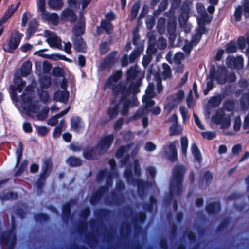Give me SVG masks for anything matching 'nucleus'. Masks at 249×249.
<instances>
[{"label": "nucleus", "mask_w": 249, "mask_h": 249, "mask_svg": "<svg viewBox=\"0 0 249 249\" xmlns=\"http://www.w3.org/2000/svg\"><path fill=\"white\" fill-rule=\"evenodd\" d=\"M114 140L113 134H110L102 138L97 146L92 148H87L83 152V156L88 160L96 159L97 157L104 154L111 146Z\"/></svg>", "instance_id": "obj_6"}, {"label": "nucleus", "mask_w": 249, "mask_h": 249, "mask_svg": "<svg viewBox=\"0 0 249 249\" xmlns=\"http://www.w3.org/2000/svg\"><path fill=\"white\" fill-rule=\"evenodd\" d=\"M146 218V215L145 213H138L135 217L134 218L133 221L135 223H140L142 224Z\"/></svg>", "instance_id": "obj_64"}, {"label": "nucleus", "mask_w": 249, "mask_h": 249, "mask_svg": "<svg viewBox=\"0 0 249 249\" xmlns=\"http://www.w3.org/2000/svg\"><path fill=\"white\" fill-rule=\"evenodd\" d=\"M134 146L133 143L129 144L126 146H121L116 151V157L117 158H124L121 160L122 166H126L124 172V176L126 178L127 183L133 186H137V192L139 197L143 200L149 187L152 185L151 182H143L140 179L134 178L133 177L131 165L129 163V151Z\"/></svg>", "instance_id": "obj_2"}, {"label": "nucleus", "mask_w": 249, "mask_h": 249, "mask_svg": "<svg viewBox=\"0 0 249 249\" xmlns=\"http://www.w3.org/2000/svg\"><path fill=\"white\" fill-rule=\"evenodd\" d=\"M171 120L173 123L170 127V135L181 134L182 131V128L180 125L178 124L177 115L176 114L172 115Z\"/></svg>", "instance_id": "obj_25"}, {"label": "nucleus", "mask_w": 249, "mask_h": 249, "mask_svg": "<svg viewBox=\"0 0 249 249\" xmlns=\"http://www.w3.org/2000/svg\"><path fill=\"white\" fill-rule=\"evenodd\" d=\"M226 64L229 68L240 70L243 66V58L241 56L235 57L233 56L229 55L226 59Z\"/></svg>", "instance_id": "obj_19"}, {"label": "nucleus", "mask_w": 249, "mask_h": 249, "mask_svg": "<svg viewBox=\"0 0 249 249\" xmlns=\"http://www.w3.org/2000/svg\"><path fill=\"white\" fill-rule=\"evenodd\" d=\"M176 26L177 24L175 21H169L168 23L167 32L169 35V39L173 42L176 37Z\"/></svg>", "instance_id": "obj_31"}, {"label": "nucleus", "mask_w": 249, "mask_h": 249, "mask_svg": "<svg viewBox=\"0 0 249 249\" xmlns=\"http://www.w3.org/2000/svg\"><path fill=\"white\" fill-rule=\"evenodd\" d=\"M198 28L196 30V33L192 36L191 43L193 45H196L200 40L202 35L208 33V30L205 27L206 24H197Z\"/></svg>", "instance_id": "obj_22"}, {"label": "nucleus", "mask_w": 249, "mask_h": 249, "mask_svg": "<svg viewBox=\"0 0 249 249\" xmlns=\"http://www.w3.org/2000/svg\"><path fill=\"white\" fill-rule=\"evenodd\" d=\"M240 105L241 109L246 110L249 108V93L243 94L240 99Z\"/></svg>", "instance_id": "obj_39"}, {"label": "nucleus", "mask_w": 249, "mask_h": 249, "mask_svg": "<svg viewBox=\"0 0 249 249\" xmlns=\"http://www.w3.org/2000/svg\"><path fill=\"white\" fill-rule=\"evenodd\" d=\"M72 40L74 49L76 51L82 52L86 51V44L81 36H73Z\"/></svg>", "instance_id": "obj_28"}, {"label": "nucleus", "mask_w": 249, "mask_h": 249, "mask_svg": "<svg viewBox=\"0 0 249 249\" xmlns=\"http://www.w3.org/2000/svg\"><path fill=\"white\" fill-rule=\"evenodd\" d=\"M38 94L40 99V100L44 104H46L49 99V96L48 92L43 89H38Z\"/></svg>", "instance_id": "obj_56"}, {"label": "nucleus", "mask_w": 249, "mask_h": 249, "mask_svg": "<svg viewBox=\"0 0 249 249\" xmlns=\"http://www.w3.org/2000/svg\"><path fill=\"white\" fill-rule=\"evenodd\" d=\"M64 127L65 122L64 119H63L61 120L58 126H57L54 129L53 133V137L54 138H58L60 136L62 131Z\"/></svg>", "instance_id": "obj_46"}, {"label": "nucleus", "mask_w": 249, "mask_h": 249, "mask_svg": "<svg viewBox=\"0 0 249 249\" xmlns=\"http://www.w3.org/2000/svg\"><path fill=\"white\" fill-rule=\"evenodd\" d=\"M62 18L64 19L73 22L75 20L76 17L73 10L67 9L63 12Z\"/></svg>", "instance_id": "obj_36"}, {"label": "nucleus", "mask_w": 249, "mask_h": 249, "mask_svg": "<svg viewBox=\"0 0 249 249\" xmlns=\"http://www.w3.org/2000/svg\"><path fill=\"white\" fill-rule=\"evenodd\" d=\"M76 200H72L63 206L62 218L64 221H67L69 219L71 211V205L76 203Z\"/></svg>", "instance_id": "obj_33"}, {"label": "nucleus", "mask_w": 249, "mask_h": 249, "mask_svg": "<svg viewBox=\"0 0 249 249\" xmlns=\"http://www.w3.org/2000/svg\"><path fill=\"white\" fill-rule=\"evenodd\" d=\"M211 121L216 124H220V128L223 129L222 133L227 136H233L235 134L234 131L227 130V129L231 125V118L226 116L224 109L220 108L217 109L214 115L211 118Z\"/></svg>", "instance_id": "obj_8"}, {"label": "nucleus", "mask_w": 249, "mask_h": 249, "mask_svg": "<svg viewBox=\"0 0 249 249\" xmlns=\"http://www.w3.org/2000/svg\"><path fill=\"white\" fill-rule=\"evenodd\" d=\"M213 81H215L213 77L211 76V74L207 78L206 88L203 90V93L205 95L208 94V92L211 90L214 87Z\"/></svg>", "instance_id": "obj_42"}, {"label": "nucleus", "mask_w": 249, "mask_h": 249, "mask_svg": "<svg viewBox=\"0 0 249 249\" xmlns=\"http://www.w3.org/2000/svg\"><path fill=\"white\" fill-rule=\"evenodd\" d=\"M66 161L67 164L71 166H77L81 164L80 159L74 156L70 157Z\"/></svg>", "instance_id": "obj_45"}, {"label": "nucleus", "mask_w": 249, "mask_h": 249, "mask_svg": "<svg viewBox=\"0 0 249 249\" xmlns=\"http://www.w3.org/2000/svg\"><path fill=\"white\" fill-rule=\"evenodd\" d=\"M206 209L209 214L214 215L220 211L221 209L220 203L218 201L211 203L206 206Z\"/></svg>", "instance_id": "obj_34"}, {"label": "nucleus", "mask_w": 249, "mask_h": 249, "mask_svg": "<svg viewBox=\"0 0 249 249\" xmlns=\"http://www.w3.org/2000/svg\"><path fill=\"white\" fill-rule=\"evenodd\" d=\"M41 16L44 21L51 22L53 24H56L58 22V16L56 13H49L44 10L41 12Z\"/></svg>", "instance_id": "obj_27"}, {"label": "nucleus", "mask_w": 249, "mask_h": 249, "mask_svg": "<svg viewBox=\"0 0 249 249\" xmlns=\"http://www.w3.org/2000/svg\"><path fill=\"white\" fill-rule=\"evenodd\" d=\"M69 97V93L67 90H58L54 94V98L56 101L64 104L67 102Z\"/></svg>", "instance_id": "obj_32"}, {"label": "nucleus", "mask_w": 249, "mask_h": 249, "mask_svg": "<svg viewBox=\"0 0 249 249\" xmlns=\"http://www.w3.org/2000/svg\"><path fill=\"white\" fill-rule=\"evenodd\" d=\"M80 18L78 23L75 25L72 29L73 36H79L84 34L85 31V18L82 12H80Z\"/></svg>", "instance_id": "obj_23"}, {"label": "nucleus", "mask_w": 249, "mask_h": 249, "mask_svg": "<svg viewBox=\"0 0 249 249\" xmlns=\"http://www.w3.org/2000/svg\"><path fill=\"white\" fill-rule=\"evenodd\" d=\"M122 76L121 71L113 72L107 82L105 89H111L115 95H121L118 105H111L108 110L110 119L115 118L120 109L122 115H126L130 106H137L138 100L136 94L139 92V86L142 77V72L137 66L131 67L127 71V81L118 83Z\"/></svg>", "instance_id": "obj_1"}, {"label": "nucleus", "mask_w": 249, "mask_h": 249, "mask_svg": "<svg viewBox=\"0 0 249 249\" xmlns=\"http://www.w3.org/2000/svg\"><path fill=\"white\" fill-rule=\"evenodd\" d=\"M108 163L111 167V171L105 169L101 170L97 175L96 180L98 183L102 182L106 179V185L101 187L99 190L94 192L90 199L91 204L95 205L102 197H105L107 194L109 188L112 186L113 178H117L118 174L115 170L116 162L114 159H110Z\"/></svg>", "instance_id": "obj_3"}, {"label": "nucleus", "mask_w": 249, "mask_h": 249, "mask_svg": "<svg viewBox=\"0 0 249 249\" xmlns=\"http://www.w3.org/2000/svg\"><path fill=\"white\" fill-rule=\"evenodd\" d=\"M191 150L195 159L198 161H200L201 160V155L198 147L195 143L191 145Z\"/></svg>", "instance_id": "obj_50"}, {"label": "nucleus", "mask_w": 249, "mask_h": 249, "mask_svg": "<svg viewBox=\"0 0 249 249\" xmlns=\"http://www.w3.org/2000/svg\"><path fill=\"white\" fill-rule=\"evenodd\" d=\"M34 91L31 87H27L25 92L21 96V104L28 115H35L38 120H43L47 116L49 111L48 107H42L38 101L32 102Z\"/></svg>", "instance_id": "obj_4"}, {"label": "nucleus", "mask_w": 249, "mask_h": 249, "mask_svg": "<svg viewBox=\"0 0 249 249\" xmlns=\"http://www.w3.org/2000/svg\"><path fill=\"white\" fill-rule=\"evenodd\" d=\"M52 164L50 159H46L44 160L42 165V172L40 174L38 179L36 183V185L37 189V194H40L42 191L45 179L52 168Z\"/></svg>", "instance_id": "obj_12"}, {"label": "nucleus", "mask_w": 249, "mask_h": 249, "mask_svg": "<svg viewBox=\"0 0 249 249\" xmlns=\"http://www.w3.org/2000/svg\"><path fill=\"white\" fill-rule=\"evenodd\" d=\"M223 98V97L221 95L214 96L209 100L208 104L212 107H217L220 105Z\"/></svg>", "instance_id": "obj_43"}, {"label": "nucleus", "mask_w": 249, "mask_h": 249, "mask_svg": "<svg viewBox=\"0 0 249 249\" xmlns=\"http://www.w3.org/2000/svg\"><path fill=\"white\" fill-rule=\"evenodd\" d=\"M147 36L149 39V44L147 49V52L149 53H156V48L154 41L155 40V32L153 31L149 32Z\"/></svg>", "instance_id": "obj_30"}, {"label": "nucleus", "mask_w": 249, "mask_h": 249, "mask_svg": "<svg viewBox=\"0 0 249 249\" xmlns=\"http://www.w3.org/2000/svg\"><path fill=\"white\" fill-rule=\"evenodd\" d=\"M32 68V64L29 61L25 62L21 68V75L23 77H26L28 75L30 72Z\"/></svg>", "instance_id": "obj_41"}, {"label": "nucleus", "mask_w": 249, "mask_h": 249, "mask_svg": "<svg viewBox=\"0 0 249 249\" xmlns=\"http://www.w3.org/2000/svg\"><path fill=\"white\" fill-rule=\"evenodd\" d=\"M196 8L199 16L196 17L197 24H209L212 20V16L209 15L205 11L203 5L201 3H197Z\"/></svg>", "instance_id": "obj_18"}, {"label": "nucleus", "mask_w": 249, "mask_h": 249, "mask_svg": "<svg viewBox=\"0 0 249 249\" xmlns=\"http://www.w3.org/2000/svg\"><path fill=\"white\" fill-rule=\"evenodd\" d=\"M185 171V168L182 165H178L174 167L170 183V194L165 200L167 203L171 202L174 196H178L182 193V182Z\"/></svg>", "instance_id": "obj_5"}, {"label": "nucleus", "mask_w": 249, "mask_h": 249, "mask_svg": "<svg viewBox=\"0 0 249 249\" xmlns=\"http://www.w3.org/2000/svg\"><path fill=\"white\" fill-rule=\"evenodd\" d=\"M116 52L109 53L102 61L100 65V69L102 71L110 69L114 61V57Z\"/></svg>", "instance_id": "obj_26"}, {"label": "nucleus", "mask_w": 249, "mask_h": 249, "mask_svg": "<svg viewBox=\"0 0 249 249\" xmlns=\"http://www.w3.org/2000/svg\"><path fill=\"white\" fill-rule=\"evenodd\" d=\"M23 152V146L21 142H20L17 148L16 154V159H17V162L16 164V167H17L20 161V159L22 156Z\"/></svg>", "instance_id": "obj_49"}, {"label": "nucleus", "mask_w": 249, "mask_h": 249, "mask_svg": "<svg viewBox=\"0 0 249 249\" xmlns=\"http://www.w3.org/2000/svg\"><path fill=\"white\" fill-rule=\"evenodd\" d=\"M49 219L47 214L45 213H39L35 215V219L36 222H45Z\"/></svg>", "instance_id": "obj_63"}, {"label": "nucleus", "mask_w": 249, "mask_h": 249, "mask_svg": "<svg viewBox=\"0 0 249 249\" xmlns=\"http://www.w3.org/2000/svg\"><path fill=\"white\" fill-rule=\"evenodd\" d=\"M140 3L139 2H136L133 5L131 11V20L135 19L140 8Z\"/></svg>", "instance_id": "obj_55"}, {"label": "nucleus", "mask_w": 249, "mask_h": 249, "mask_svg": "<svg viewBox=\"0 0 249 249\" xmlns=\"http://www.w3.org/2000/svg\"><path fill=\"white\" fill-rule=\"evenodd\" d=\"M27 211V207L25 204H23L22 208H17L15 211V213L21 219H23Z\"/></svg>", "instance_id": "obj_57"}, {"label": "nucleus", "mask_w": 249, "mask_h": 249, "mask_svg": "<svg viewBox=\"0 0 249 249\" xmlns=\"http://www.w3.org/2000/svg\"><path fill=\"white\" fill-rule=\"evenodd\" d=\"M166 19L163 18H160L157 23V29L160 34H162L165 32Z\"/></svg>", "instance_id": "obj_47"}, {"label": "nucleus", "mask_w": 249, "mask_h": 249, "mask_svg": "<svg viewBox=\"0 0 249 249\" xmlns=\"http://www.w3.org/2000/svg\"><path fill=\"white\" fill-rule=\"evenodd\" d=\"M11 229L2 233L0 236V243L6 246L7 249H13L16 243V224L13 215L11 216Z\"/></svg>", "instance_id": "obj_9"}, {"label": "nucleus", "mask_w": 249, "mask_h": 249, "mask_svg": "<svg viewBox=\"0 0 249 249\" xmlns=\"http://www.w3.org/2000/svg\"><path fill=\"white\" fill-rule=\"evenodd\" d=\"M182 153L185 156H186L187 149L188 148V140L186 137H182L180 139Z\"/></svg>", "instance_id": "obj_59"}, {"label": "nucleus", "mask_w": 249, "mask_h": 249, "mask_svg": "<svg viewBox=\"0 0 249 249\" xmlns=\"http://www.w3.org/2000/svg\"><path fill=\"white\" fill-rule=\"evenodd\" d=\"M91 0H68L70 6L73 9H79L81 5L84 10L90 3Z\"/></svg>", "instance_id": "obj_29"}, {"label": "nucleus", "mask_w": 249, "mask_h": 249, "mask_svg": "<svg viewBox=\"0 0 249 249\" xmlns=\"http://www.w3.org/2000/svg\"><path fill=\"white\" fill-rule=\"evenodd\" d=\"M211 76L213 77L220 85H223L226 82L232 83L236 80V75L233 72L228 73L227 68L222 65L218 66L216 68L212 65L210 68Z\"/></svg>", "instance_id": "obj_7"}, {"label": "nucleus", "mask_w": 249, "mask_h": 249, "mask_svg": "<svg viewBox=\"0 0 249 249\" xmlns=\"http://www.w3.org/2000/svg\"><path fill=\"white\" fill-rule=\"evenodd\" d=\"M14 80L15 86L11 85L10 87L11 97L14 101L18 102V97L17 92L18 91L20 93L22 91L26 82L19 76L15 75Z\"/></svg>", "instance_id": "obj_13"}, {"label": "nucleus", "mask_w": 249, "mask_h": 249, "mask_svg": "<svg viewBox=\"0 0 249 249\" xmlns=\"http://www.w3.org/2000/svg\"><path fill=\"white\" fill-rule=\"evenodd\" d=\"M225 51L228 53H235L237 51V47L234 41H230L225 46Z\"/></svg>", "instance_id": "obj_52"}, {"label": "nucleus", "mask_w": 249, "mask_h": 249, "mask_svg": "<svg viewBox=\"0 0 249 249\" xmlns=\"http://www.w3.org/2000/svg\"><path fill=\"white\" fill-rule=\"evenodd\" d=\"M38 26V22L36 19H34L30 22L27 32L28 37H30L34 34L37 31Z\"/></svg>", "instance_id": "obj_35"}, {"label": "nucleus", "mask_w": 249, "mask_h": 249, "mask_svg": "<svg viewBox=\"0 0 249 249\" xmlns=\"http://www.w3.org/2000/svg\"><path fill=\"white\" fill-rule=\"evenodd\" d=\"M163 71L161 73V78L163 80H166L171 78L172 72L170 67L166 63L162 64Z\"/></svg>", "instance_id": "obj_37"}, {"label": "nucleus", "mask_w": 249, "mask_h": 249, "mask_svg": "<svg viewBox=\"0 0 249 249\" xmlns=\"http://www.w3.org/2000/svg\"><path fill=\"white\" fill-rule=\"evenodd\" d=\"M124 188V183L120 180H117L116 184V190L113 191L111 195L114 204L119 205L124 201V196L122 193Z\"/></svg>", "instance_id": "obj_16"}, {"label": "nucleus", "mask_w": 249, "mask_h": 249, "mask_svg": "<svg viewBox=\"0 0 249 249\" xmlns=\"http://www.w3.org/2000/svg\"><path fill=\"white\" fill-rule=\"evenodd\" d=\"M137 113V112L132 117L130 118V120H135L142 118L143 127L145 128L148 124V119L147 117H145V116L148 114V112L146 113L142 112V113H140L138 115L136 116Z\"/></svg>", "instance_id": "obj_40"}, {"label": "nucleus", "mask_w": 249, "mask_h": 249, "mask_svg": "<svg viewBox=\"0 0 249 249\" xmlns=\"http://www.w3.org/2000/svg\"><path fill=\"white\" fill-rule=\"evenodd\" d=\"M44 34L46 37V41L51 47L62 49L61 39L55 33L49 30H45Z\"/></svg>", "instance_id": "obj_17"}, {"label": "nucleus", "mask_w": 249, "mask_h": 249, "mask_svg": "<svg viewBox=\"0 0 249 249\" xmlns=\"http://www.w3.org/2000/svg\"><path fill=\"white\" fill-rule=\"evenodd\" d=\"M200 178L202 181H205L206 184L208 185L212 180V175L210 172L206 171L203 174L201 175Z\"/></svg>", "instance_id": "obj_60"}, {"label": "nucleus", "mask_w": 249, "mask_h": 249, "mask_svg": "<svg viewBox=\"0 0 249 249\" xmlns=\"http://www.w3.org/2000/svg\"><path fill=\"white\" fill-rule=\"evenodd\" d=\"M20 2L10 5L5 10L2 17L0 18V27L5 23L18 8Z\"/></svg>", "instance_id": "obj_21"}, {"label": "nucleus", "mask_w": 249, "mask_h": 249, "mask_svg": "<svg viewBox=\"0 0 249 249\" xmlns=\"http://www.w3.org/2000/svg\"><path fill=\"white\" fill-rule=\"evenodd\" d=\"M90 213V210L89 207H87L85 208L81 213V217L83 220V222L82 224V228L84 229H85L87 227V218L88 216L89 215Z\"/></svg>", "instance_id": "obj_51"}, {"label": "nucleus", "mask_w": 249, "mask_h": 249, "mask_svg": "<svg viewBox=\"0 0 249 249\" xmlns=\"http://www.w3.org/2000/svg\"><path fill=\"white\" fill-rule=\"evenodd\" d=\"M106 19L102 20L100 27H97V32L98 35L102 33L101 30L105 31L107 34H110L113 30V25L111 21L115 19V15L112 13H108L106 15Z\"/></svg>", "instance_id": "obj_14"}, {"label": "nucleus", "mask_w": 249, "mask_h": 249, "mask_svg": "<svg viewBox=\"0 0 249 249\" xmlns=\"http://www.w3.org/2000/svg\"><path fill=\"white\" fill-rule=\"evenodd\" d=\"M39 86L42 89H47L51 84V80L50 77L44 76L40 78L39 82Z\"/></svg>", "instance_id": "obj_44"}, {"label": "nucleus", "mask_w": 249, "mask_h": 249, "mask_svg": "<svg viewBox=\"0 0 249 249\" xmlns=\"http://www.w3.org/2000/svg\"><path fill=\"white\" fill-rule=\"evenodd\" d=\"M149 203L143 204L142 205L143 209L145 212L151 213L153 211L154 207L156 209L157 200L153 196H150L149 199Z\"/></svg>", "instance_id": "obj_38"}, {"label": "nucleus", "mask_w": 249, "mask_h": 249, "mask_svg": "<svg viewBox=\"0 0 249 249\" xmlns=\"http://www.w3.org/2000/svg\"><path fill=\"white\" fill-rule=\"evenodd\" d=\"M63 4L62 0H49L48 1L49 6L54 10L60 9Z\"/></svg>", "instance_id": "obj_48"}, {"label": "nucleus", "mask_w": 249, "mask_h": 249, "mask_svg": "<svg viewBox=\"0 0 249 249\" xmlns=\"http://www.w3.org/2000/svg\"><path fill=\"white\" fill-rule=\"evenodd\" d=\"M155 44L156 50L157 49L163 50L167 46L166 40L163 37H160Z\"/></svg>", "instance_id": "obj_54"}, {"label": "nucleus", "mask_w": 249, "mask_h": 249, "mask_svg": "<svg viewBox=\"0 0 249 249\" xmlns=\"http://www.w3.org/2000/svg\"><path fill=\"white\" fill-rule=\"evenodd\" d=\"M162 152L171 161H174L177 158V152L175 142L163 147Z\"/></svg>", "instance_id": "obj_20"}, {"label": "nucleus", "mask_w": 249, "mask_h": 249, "mask_svg": "<svg viewBox=\"0 0 249 249\" xmlns=\"http://www.w3.org/2000/svg\"><path fill=\"white\" fill-rule=\"evenodd\" d=\"M71 128L77 133L83 131L85 124L81 119L79 117H74L71 119Z\"/></svg>", "instance_id": "obj_24"}, {"label": "nucleus", "mask_w": 249, "mask_h": 249, "mask_svg": "<svg viewBox=\"0 0 249 249\" xmlns=\"http://www.w3.org/2000/svg\"><path fill=\"white\" fill-rule=\"evenodd\" d=\"M242 121L240 116H236L233 121V127L234 131L236 132L240 130L241 127Z\"/></svg>", "instance_id": "obj_58"}, {"label": "nucleus", "mask_w": 249, "mask_h": 249, "mask_svg": "<svg viewBox=\"0 0 249 249\" xmlns=\"http://www.w3.org/2000/svg\"><path fill=\"white\" fill-rule=\"evenodd\" d=\"M184 54L181 52H177L174 55L173 61L174 64L182 63V61L184 59Z\"/></svg>", "instance_id": "obj_62"}, {"label": "nucleus", "mask_w": 249, "mask_h": 249, "mask_svg": "<svg viewBox=\"0 0 249 249\" xmlns=\"http://www.w3.org/2000/svg\"><path fill=\"white\" fill-rule=\"evenodd\" d=\"M18 197V194L16 193L8 192L5 193L0 196V198L2 200L9 199H15Z\"/></svg>", "instance_id": "obj_53"}, {"label": "nucleus", "mask_w": 249, "mask_h": 249, "mask_svg": "<svg viewBox=\"0 0 249 249\" xmlns=\"http://www.w3.org/2000/svg\"><path fill=\"white\" fill-rule=\"evenodd\" d=\"M154 89V84L149 83L145 91V94L142 97V100L144 106L139 108L136 116L142 113V112H147L148 107L155 105V102L152 99L155 96Z\"/></svg>", "instance_id": "obj_11"}, {"label": "nucleus", "mask_w": 249, "mask_h": 249, "mask_svg": "<svg viewBox=\"0 0 249 249\" xmlns=\"http://www.w3.org/2000/svg\"><path fill=\"white\" fill-rule=\"evenodd\" d=\"M184 98V92L182 90L178 91L167 98L166 107L170 110L179 104Z\"/></svg>", "instance_id": "obj_15"}, {"label": "nucleus", "mask_w": 249, "mask_h": 249, "mask_svg": "<svg viewBox=\"0 0 249 249\" xmlns=\"http://www.w3.org/2000/svg\"><path fill=\"white\" fill-rule=\"evenodd\" d=\"M189 18L188 14L183 12L179 16L178 21L180 26H183L186 24Z\"/></svg>", "instance_id": "obj_61"}, {"label": "nucleus", "mask_w": 249, "mask_h": 249, "mask_svg": "<svg viewBox=\"0 0 249 249\" xmlns=\"http://www.w3.org/2000/svg\"><path fill=\"white\" fill-rule=\"evenodd\" d=\"M23 35L18 31L12 32L9 38L4 43L3 50L10 53L14 52L18 47Z\"/></svg>", "instance_id": "obj_10"}]
</instances>
